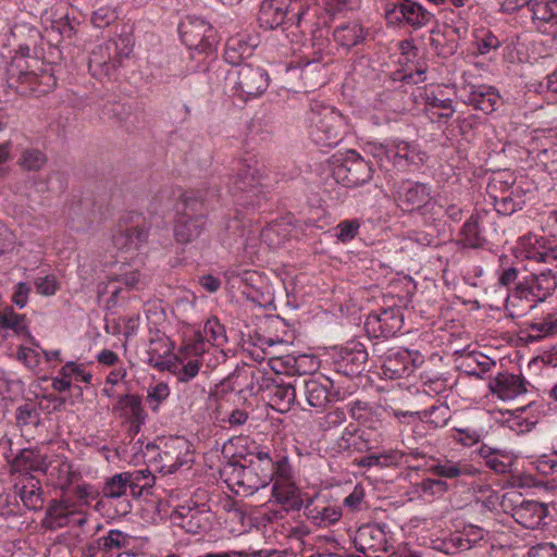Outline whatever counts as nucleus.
<instances>
[{
    "label": "nucleus",
    "instance_id": "c85d7f7f",
    "mask_svg": "<svg viewBox=\"0 0 557 557\" xmlns=\"http://www.w3.org/2000/svg\"><path fill=\"white\" fill-rule=\"evenodd\" d=\"M149 226L145 223L136 222L135 225L127 226L114 236V243L117 247L124 249L138 248L148 238Z\"/></svg>",
    "mask_w": 557,
    "mask_h": 557
},
{
    "label": "nucleus",
    "instance_id": "a18cd8bd",
    "mask_svg": "<svg viewBox=\"0 0 557 557\" xmlns=\"http://www.w3.org/2000/svg\"><path fill=\"white\" fill-rule=\"evenodd\" d=\"M474 540H471L470 534H463L462 532L453 533L448 540L444 541L443 550L447 554H454L456 552H466L472 548Z\"/></svg>",
    "mask_w": 557,
    "mask_h": 557
},
{
    "label": "nucleus",
    "instance_id": "412c9836",
    "mask_svg": "<svg viewBox=\"0 0 557 557\" xmlns=\"http://www.w3.org/2000/svg\"><path fill=\"white\" fill-rule=\"evenodd\" d=\"M44 473L49 482L55 488L65 492L76 480L79 473L73 469V466L66 459H54L47 462Z\"/></svg>",
    "mask_w": 557,
    "mask_h": 557
},
{
    "label": "nucleus",
    "instance_id": "dca6fc26",
    "mask_svg": "<svg viewBox=\"0 0 557 557\" xmlns=\"http://www.w3.org/2000/svg\"><path fill=\"white\" fill-rule=\"evenodd\" d=\"M368 352L366 346L358 341H350V382L356 389L372 388L373 380L367 371Z\"/></svg>",
    "mask_w": 557,
    "mask_h": 557
},
{
    "label": "nucleus",
    "instance_id": "f3484780",
    "mask_svg": "<svg viewBox=\"0 0 557 557\" xmlns=\"http://www.w3.org/2000/svg\"><path fill=\"white\" fill-rule=\"evenodd\" d=\"M488 387L499 399L510 400L527 393V381L521 375L505 371L499 372L490 382Z\"/></svg>",
    "mask_w": 557,
    "mask_h": 557
},
{
    "label": "nucleus",
    "instance_id": "6ab92c4d",
    "mask_svg": "<svg viewBox=\"0 0 557 557\" xmlns=\"http://www.w3.org/2000/svg\"><path fill=\"white\" fill-rule=\"evenodd\" d=\"M547 506L535 500H522L513 508V518L525 529L535 530L545 524Z\"/></svg>",
    "mask_w": 557,
    "mask_h": 557
},
{
    "label": "nucleus",
    "instance_id": "774afa93",
    "mask_svg": "<svg viewBox=\"0 0 557 557\" xmlns=\"http://www.w3.org/2000/svg\"><path fill=\"white\" fill-rule=\"evenodd\" d=\"M199 283L209 293H215L221 286V281L211 274L201 276Z\"/></svg>",
    "mask_w": 557,
    "mask_h": 557
},
{
    "label": "nucleus",
    "instance_id": "de8ad7c7",
    "mask_svg": "<svg viewBox=\"0 0 557 557\" xmlns=\"http://www.w3.org/2000/svg\"><path fill=\"white\" fill-rule=\"evenodd\" d=\"M495 364L496 362L485 355H480L479 358L469 357L463 361L467 373L475 377H482V374L488 372Z\"/></svg>",
    "mask_w": 557,
    "mask_h": 557
},
{
    "label": "nucleus",
    "instance_id": "6e6552de",
    "mask_svg": "<svg viewBox=\"0 0 557 557\" xmlns=\"http://www.w3.org/2000/svg\"><path fill=\"white\" fill-rule=\"evenodd\" d=\"M251 379L256 381L257 387L253 382L249 386L250 394H258L259 392H267L269 395L270 404L273 409L278 412H286L296 401V386L293 383L277 382L275 379L267 377L261 371H252Z\"/></svg>",
    "mask_w": 557,
    "mask_h": 557
},
{
    "label": "nucleus",
    "instance_id": "f257e3e1",
    "mask_svg": "<svg viewBox=\"0 0 557 557\" xmlns=\"http://www.w3.org/2000/svg\"><path fill=\"white\" fill-rule=\"evenodd\" d=\"M8 85L17 94H46L55 86L54 76L44 62L30 55V47L21 45L7 70Z\"/></svg>",
    "mask_w": 557,
    "mask_h": 557
},
{
    "label": "nucleus",
    "instance_id": "e2e57ef3",
    "mask_svg": "<svg viewBox=\"0 0 557 557\" xmlns=\"http://www.w3.org/2000/svg\"><path fill=\"white\" fill-rule=\"evenodd\" d=\"M170 391L168 384L160 382L156 384L148 394L150 401H156L153 409L156 410L158 405L169 397Z\"/></svg>",
    "mask_w": 557,
    "mask_h": 557
},
{
    "label": "nucleus",
    "instance_id": "4be33fe9",
    "mask_svg": "<svg viewBox=\"0 0 557 557\" xmlns=\"http://www.w3.org/2000/svg\"><path fill=\"white\" fill-rule=\"evenodd\" d=\"M76 513L70 499L64 497L60 500L53 499L47 508L42 525L50 530L64 528L70 524Z\"/></svg>",
    "mask_w": 557,
    "mask_h": 557
},
{
    "label": "nucleus",
    "instance_id": "58836bf2",
    "mask_svg": "<svg viewBox=\"0 0 557 557\" xmlns=\"http://www.w3.org/2000/svg\"><path fill=\"white\" fill-rule=\"evenodd\" d=\"M128 484L125 472L116 473L109 478L103 484L101 494L106 498H120L127 494Z\"/></svg>",
    "mask_w": 557,
    "mask_h": 557
},
{
    "label": "nucleus",
    "instance_id": "e433bc0d",
    "mask_svg": "<svg viewBox=\"0 0 557 557\" xmlns=\"http://www.w3.org/2000/svg\"><path fill=\"white\" fill-rule=\"evenodd\" d=\"M336 401L339 404L334 405L331 404L329 407V411L325 416V425L331 428H338L347 420L348 414V403H345V396H341L339 392L334 393Z\"/></svg>",
    "mask_w": 557,
    "mask_h": 557
},
{
    "label": "nucleus",
    "instance_id": "13d9d810",
    "mask_svg": "<svg viewBox=\"0 0 557 557\" xmlns=\"http://www.w3.org/2000/svg\"><path fill=\"white\" fill-rule=\"evenodd\" d=\"M290 465L288 458L286 456L281 457L277 460H274V471H273V480L276 478L277 480L288 481L290 478Z\"/></svg>",
    "mask_w": 557,
    "mask_h": 557
},
{
    "label": "nucleus",
    "instance_id": "7c9ffc66",
    "mask_svg": "<svg viewBox=\"0 0 557 557\" xmlns=\"http://www.w3.org/2000/svg\"><path fill=\"white\" fill-rule=\"evenodd\" d=\"M272 495L277 504H281L285 510H299L302 506V499L298 490L293 484H280L277 481L273 485Z\"/></svg>",
    "mask_w": 557,
    "mask_h": 557
},
{
    "label": "nucleus",
    "instance_id": "bb28decb",
    "mask_svg": "<svg viewBox=\"0 0 557 557\" xmlns=\"http://www.w3.org/2000/svg\"><path fill=\"white\" fill-rule=\"evenodd\" d=\"M532 23L542 29L545 25H557V0H529Z\"/></svg>",
    "mask_w": 557,
    "mask_h": 557
},
{
    "label": "nucleus",
    "instance_id": "4d7b16f0",
    "mask_svg": "<svg viewBox=\"0 0 557 557\" xmlns=\"http://www.w3.org/2000/svg\"><path fill=\"white\" fill-rule=\"evenodd\" d=\"M420 488L430 495L443 494L448 491V484L442 480L424 479L420 483Z\"/></svg>",
    "mask_w": 557,
    "mask_h": 557
},
{
    "label": "nucleus",
    "instance_id": "c9c22d12",
    "mask_svg": "<svg viewBox=\"0 0 557 557\" xmlns=\"http://www.w3.org/2000/svg\"><path fill=\"white\" fill-rule=\"evenodd\" d=\"M14 466L20 470L44 472L47 466L46 457L32 449H23L14 458Z\"/></svg>",
    "mask_w": 557,
    "mask_h": 557
},
{
    "label": "nucleus",
    "instance_id": "49530a36",
    "mask_svg": "<svg viewBox=\"0 0 557 557\" xmlns=\"http://www.w3.org/2000/svg\"><path fill=\"white\" fill-rule=\"evenodd\" d=\"M346 152H337L330 159V168L332 177L337 184H342L346 187L348 182V168L346 166Z\"/></svg>",
    "mask_w": 557,
    "mask_h": 557
},
{
    "label": "nucleus",
    "instance_id": "0eeeda50",
    "mask_svg": "<svg viewBox=\"0 0 557 557\" xmlns=\"http://www.w3.org/2000/svg\"><path fill=\"white\" fill-rule=\"evenodd\" d=\"M226 83L239 96L258 97L269 87V74L260 66L243 64L226 74Z\"/></svg>",
    "mask_w": 557,
    "mask_h": 557
},
{
    "label": "nucleus",
    "instance_id": "3c124183",
    "mask_svg": "<svg viewBox=\"0 0 557 557\" xmlns=\"http://www.w3.org/2000/svg\"><path fill=\"white\" fill-rule=\"evenodd\" d=\"M523 201L520 199H516L509 195H504L502 197L494 196V207L495 210L503 215H510L517 210L521 209Z\"/></svg>",
    "mask_w": 557,
    "mask_h": 557
},
{
    "label": "nucleus",
    "instance_id": "0e129e2a",
    "mask_svg": "<svg viewBox=\"0 0 557 557\" xmlns=\"http://www.w3.org/2000/svg\"><path fill=\"white\" fill-rule=\"evenodd\" d=\"M205 346H206V337L202 335L201 332H196L193 341L185 346V349L189 354L198 357L205 352V350H206Z\"/></svg>",
    "mask_w": 557,
    "mask_h": 557
},
{
    "label": "nucleus",
    "instance_id": "c03bdc74",
    "mask_svg": "<svg viewBox=\"0 0 557 557\" xmlns=\"http://www.w3.org/2000/svg\"><path fill=\"white\" fill-rule=\"evenodd\" d=\"M529 330L531 331L530 337L533 339H541L545 336L557 334V318L548 314L542 321L531 322Z\"/></svg>",
    "mask_w": 557,
    "mask_h": 557
},
{
    "label": "nucleus",
    "instance_id": "2f4dec72",
    "mask_svg": "<svg viewBox=\"0 0 557 557\" xmlns=\"http://www.w3.org/2000/svg\"><path fill=\"white\" fill-rule=\"evenodd\" d=\"M304 393L310 407L321 408L327 401L331 403L334 394H329L326 387L317 380H305Z\"/></svg>",
    "mask_w": 557,
    "mask_h": 557
},
{
    "label": "nucleus",
    "instance_id": "473e14b6",
    "mask_svg": "<svg viewBox=\"0 0 557 557\" xmlns=\"http://www.w3.org/2000/svg\"><path fill=\"white\" fill-rule=\"evenodd\" d=\"M429 471L446 479H456L460 475L473 474L467 463L455 462L449 459L437 460L434 465L430 466Z\"/></svg>",
    "mask_w": 557,
    "mask_h": 557
},
{
    "label": "nucleus",
    "instance_id": "9d476101",
    "mask_svg": "<svg viewBox=\"0 0 557 557\" xmlns=\"http://www.w3.org/2000/svg\"><path fill=\"white\" fill-rule=\"evenodd\" d=\"M495 231L494 216L485 210L476 211L463 223L457 244L463 248H483L488 243V236Z\"/></svg>",
    "mask_w": 557,
    "mask_h": 557
},
{
    "label": "nucleus",
    "instance_id": "79ce46f5",
    "mask_svg": "<svg viewBox=\"0 0 557 557\" xmlns=\"http://www.w3.org/2000/svg\"><path fill=\"white\" fill-rule=\"evenodd\" d=\"M203 333L207 342L213 346H223L226 343L225 327L215 318H209L203 326Z\"/></svg>",
    "mask_w": 557,
    "mask_h": 557
},
{
    "label": "nucleus",
    "instance_id": "1a4fd4ad",
    "mask_svg": "<svg viewBox=\"0 0 557 557\" xmlns=\"http://www.w3.org/2000/svg\"><path fill=\"white\" fill-rule=\"evenodd\" d=\"M556 287V273L552 268H547L537 273H532L523 282H519L512 295L521 300L533 301L534 305L531 308H534L536 304L544 302L555 292Z\"/></svg>",
    "mask_w": 557,
    "mask_h": 557
},
{
    "label": "nucleus",
    "instance_id": "393cba45",
    "mask_svg": "<svg viewBox=\"0 0 557 557\" xmlns=\"http://www.w3.org/2000/svg\"><path fill=\"white\" fill-rule=\"evenodd\" d=\"M500 102V96L498 91L487 85H471L468 96V103L474 109L491 114L497 108Z\"/></svg>",
    "mask_w": 557,
    "mask_h": 557
},
{
    "label": "nucleus",
    "instance_id": "b1692460",
    "mask_svg": "<svg viewBox=\"0 0 557 557\" xmlns=\"http://www.w3.org/2000/svg\"><path fill=\"white\" fill-rule=\"evenodd\" d=\"M412 369L413 360L408 350H391L382 364L383 375L389 380L408 376Z\"/></svg>",
    "mask_w": 557,
    "mask_h": 557
},
{
    "label": "nucleus",
    "instance_id": "8fccbe9b",
    "mask_svg": "<svg viewBox=\"0 0 557 557\" xmlns=\"http://www.w3.org/2000/svg\"><path fill=\"white\" fill-rule=\"evenodd\" d=\"M247 50L248 46L240 39L231 38L226 42L224 58L228 63L238 64Z\"/></svg>",
    "mask_w": 557,
    "mask_h": 557
},
{
    "label": "nucleus",
    "instance_id": "338daca9",
    "mask_svg": "<svg viewBox=\"0 0 557 557\" xmlns=\"http://www.w3.org/2000/svg\"><path fill=\"white\" fill-rule=\"evenodd\" d=\"M459 434L456 440L460 442L465 446H470L472 444H475L479 441V434L475 431L470 430H456Z\"/></svg>",
    "mask_w": 557,
    "mask_h": 557
},
{
    "label": "nucleus",
    "instance_id": "f03ea898",
    "mask_svg": "<svg viewBox=\"0 0 557 557\" xmlns=\"http://www.w3.org/2000/svg\"><path fill=\"white\" fill-rule=\"evenodd\" d=\"M207 193L190 190L182 194L176 205L174 237L181 244H188L202 234L207 224Z\"/></svg>",
    "mask_w": 557,
    "mask_h": 557
},
{
    "label": "nucleus",
    "instance_id": "4c0bfd02",
    "mask_svg": "<svg viewBox=\"0 0 557 557\" xmlns=\"http://www.w3.org/2000/svg\"><path fill=\"white\" fill-rule=\"evenodd\" d=\"M426 110L435 115L437 119H450L455 109L453 107V101L448 98L441 99L435 94L426 95Z\"/></svg>",
    "mask_w": 557,
    "mask_h": 557
},
{
    "label": "nucleus",
    "instance_id": "4468645a",
    "mask_svg": "<svg viewBox=\"0 0 557 557\" xmlns=\"http://www.w3.org/2000/svg\"><path fill=\"white\" fill-rule=\"evenodd\" d=\"M404 317L399 308L382 309L380 313H369L364 321L366 332L373 337H392L403 327Z\"/></svg>",
    "mask_w": 557,
    "mask_h": 557
},
{
    "label": "nucleus",
    "instance_id": "6e6d98bb",
    "mask_svg": "<svg viewBox=\"0 0 557 557\" xmlns=\"http://www.w3.org/2000/svg\"><path fill=\"white\" fill-rule=\"evenodd\" d=\"M476 46L480 54H486L492 50L498 49L500 41L494 34L487 32L482 38L478 39Z\"/></svg>",
    "mask_w": 557,
    "mask_h": 557
},
{
    "label": "nucleus",
    "instance_id": "7ed1b4c3",
    "mask_svg": "<svg viewBox=\"0 0 557 557\" xmlns=\"http://www.w3.org/2000/svg\"><path fill=\"white\" fill-rule=\"evenodd\" d=\"M309 136L321 147H335L345 135L346 117L335 108L314 101L309 113Z\"/></svg>",
    "mask_w": 557,
    "mask_h": 557
},
{
    "label": "nucleus",
    "instance_id": "aec40b11",
    "mask_svg": "<svg viewBox=\"0 0 557 557\" xmlns=\"http://www.w3.org/2000/svg\"><path fill=\"white\" fill-rule=\"evenodd\" d=\"M14 488L27 509L34 511L42 509L45 504L44 492L41 483L37 478L26 473L15 483Z\"/></svg>",
    "mask_w": 557,
    "mask_h": 557
},
{
    "label": "nucleus",
    "instance_id": "9b49d317",
    "mask_svg": "<svg viewBox=\"0 0 557 557\" xmlns=\"http://www.w3.org/2000/svg\"><path fill=\"white\" fill-rule=\"evenodd\" d=\"M221 473L225 476L227 485L237 495H252L260 488L265 487L260 478L248 468L242 458L237 461L227 462Z\"/></svg>",
    "mask_w": 557,
    "mask_h": 557
},
{
    "label": "nucleus",
    "instance_id": "37998d69",
    "mask_svg": "<svg viewBox=\"0 0 557 557\" xmlns=\"http://www.w3.org/2000/svg\"><path fill=\"white\" fill-rule=\"evenodd\" d=\"M0 329L12 330L16 334L26 332L25 315L15 313L11 308L0 312Z\"/></svg>",
    "mask_w": 557,
    "mask_h": 557
},
{
    "label": "nucleus",
    "instance_id": "864d4df0",
    "mask_svg": "<svg viewBox=\"0 0 557 557\" xmlns=\"http://www.w3.org/2000/svg\"><path fill=\"white\" fill-rule=\"evenodd\" d=\"M424 417H429V421L435 426H443L447 423L449 417V408L445 405L433 406L424 411Z\"/></svg>",
    "mask_w": 557,
    "mask_h": 557
},
{
    "label": "nucleus",
    "instance_id": "c756f323",
    "mask_svg": "<svg viewBox=\"0 0 557 557\" xmlns=\"http://www.w3.org/2000/svg\"><path fill=\"white\" fill-rule=\"evenodd\" d=\"M129 493L132 497L139 498L145 493L149 494L150 488L154 485L156 476L151 471L146 469L125 471Z\"/></svg>",
    "mask_w": 557,
    "mask_h": 557
},
{
    "label": "nucleus",
    "instance_id": "5701e85b",
    "mask_svg": "<svg viewBox=\"0 0 557 557\" xmlns=\"http://www.w3.org/2000/svg\"><path fill=\"white\" fill-rule=\"evenodd\" d=\"M248 468L260 478V481L268 486L273 481L274 460L269 451L256 447L242 456Z\"/></svg>",
    "mask_w": 557,
    "mask_h": 557
},
{
    "label": "nucleus",
    "instance_id": "5fc2aeb1",
    "mask_svg": "<svg viewBox=\"0 0 557 557\" xmlns=\"http://www.w3.org/2000/svg\"><path fill=\"white\" fill-rule=\"evenodd\" d=\"M32 292V287L28 283L20 282L15 285L12 295V302L18 308H24L27 305L28 296Z\"/></svg>",
    "mask_w": 557,
    "mask_h": 557
},
{
    "label": "nucleus",
    "instance_id": "a211bd4d",
    "mask_svg": "<svg viewBox=\"0 0 557 557\" xmlns=\"http://www.w3.org/2000/svg\"><path fill=\"white\" fill-rule=\"evenodd\" d=\"M431 198V187L424 183L405 182L398 191V206L412 211L423 207Z\"/></svg>",
    "mask_w": 557,
    "mask_h": 557
},
{
    "label": "nucleus",
    "instance_id": "f704fd0d",
    "mask_svg": "<svg viewBox=\"0 0 557 557\" xmlns=\"http://www.w3.org/2000/svg\"><path fill=\"white\" fill-rule=\"evenodd\" d=\"M385 153L395 164H400L403 160L408 163H414L419 154L416 148L405 140H394L388 144Z\"/></svg>",
    "mask_w": 557,
    "mask_h": 557
},
{
    "label": "nucleus",
    "instance_id": "cd10ccee",
    "mask_svg": "<svg viewBox=\"0 0 557 557\" xmlns=\"http://www.w3.org/2000/svg\"><path fill=\"white\" fill-rule=\"evenodd\" d=\"M113 412L120 417L132 420V423L141 424L145 421V411L138 395L126 394L119 397Z\"/></svg>",
    "mask_w": 557,
    "mask_h": 557
},
{
    "label": "nucleus",
    "instance_id": "2eb2a0df",
    "mask_svg": "<svg viewBox=\"0 0 557 557\" xmlns=\"http://www.w3.org/2000/svg\"><path fill=\"white\" fill-rule=\"evenodd\" d=\"M385 534L375 524L366 523L358 528L354 537V546L362 556L350 557H380L379 553L384 550Z\"/></svg>",
    "mask_w": 557,
    "mask_h": 557
},
{
    "label": "nucleus",
    "instance_id": "ddd939ff",
    "mask_svg": "<svg viewBox=\"0 0 557 557\" xmlns=\"http://www.w3.org/2000/svg\"><path fill=\"white\" fill-rule=\"evenodd\" d=\"M180 34L183 42L199 52H208L212 49L213 29L201 17L186 16L180 24Z\"/></svg>",
    "mask_w": 557,
    "mask_h": 557
},
{
    "label": "nucleus",
    "instance_id": "a878e982",
    "mask_svg": "<svg viewBox=\"0 0 557 557\" xmlns=\"http://www.w3.org/2000/svg\"><path fill=\"white\" fill-rule=\"evenodd\" d=\"M201 361L199 358L189 359L186 362L177 357L157 362L154 367L160 370H168L174 374L180 382H188L193 380L200 370Z\"/></svg>",
    "mask_w": 557,
    "mask_h": 557
},
{
    "label": "nucleus",
    "instance_id": "603ef678",
    "mask_svg": "<svg viewBox=\"0 0 557 557\" xmlns=\"http://www.w3.org/2000/svg\"><path fill=\"white\" fill-rule=\"evenodd\" d=\"M15 419L17 425L20 426H25L35 423L36 420L38 419V412L36 407L30 403H26L22 406H18L15 412Z\"/></svg>",
    "mask_w": 557,
    "mask_h": 557
},
{
    "label": "nucleus",
    "instance_id": "20e7f679",
    "mask_svg": "<svg viewBox=\"0 0 557 557\" xmlns=\"http://www.w3.org/2000/svg\"><path fill=\"white\" fill-rule=\"evenodd\" d=\"M264 164L253 154H247L238 161L236 174L233 177L234 194L240 193L238 202L244 206H258L264 198Z\"/></svg>",
    "mask_w": 557,
    "mask_h": 557
},
{
    "label": "nucleus",
    "instance_id": "ea45409f",
    "mask_svg": "<svg viewBox=\"0 0 557 557\" xmlns=\"http://www.w3.org/2000/svg\"><path fill=\"white\" fill-rule=\"evenodd\" d=\"M100 546L104 553H111L113 550L126 548L131 544L132 536L120 531L110 530L107 535L98 539Z\"/></svg>",
    "mask_w": 557,
    "mask_h": 557
},
{
    "label": "nucleus",
    "instance_id": "f8f14e48",
    "mask_svg": "<svg viewBox=\"0 0 557 557\" xmlns=\"http://www.w3.org/2000/svg\"><path fill=\"white\" fill-rule=\"evenodd\" d=\"M385 17L391 24L404 22L414 29H419L432 21L433 14L418 2L403 0L397 3H388L385 8Z\"/></svg>",
    "mask_w": 557,
    "mask_h": 557
},
{
    "label": "nucleus",
    "instance_id": "bf43d9fd",
    "mask_svg": "<svg viewBox=\"0 0 557 557\" xmlns=\"http://www.w3.org/2000/svg\"><path fill=\"white\" fill-rule=\"evenodd\" d=\"M405 455L406 453L400 450H389L385 454L376 455L379 460H375V465L381 467L396 466L401 461Z\"/></svg>",
    "mask_w": 557,
    "mask_h": 557
},
{
    "label": "nucleus",
    "instance_id": "423d86ee",
    "mask_svg": "<svg viewBox=\"0 0 557 557\" xmlns=\"http://www.w3.org/2000/svg\"><path fill=\"white\" fill-rule=\"evenodd\" d=\"M350 418L355 421H350V446H354L357 451L372 449L377 443L375 426L377 420L369 405L359 399L354 400Z\"/></svg>",
    "mask_w": 557,
    "mask_h": 557
},
{
    "label": "nucleus",
    "instance_id": "052dcab7",
    "mask_svg": "<svg viewBox=\"0 0 557 557\" xmlns=\"http://www.w3.org/2000/svg\"><path fill=\"white\" fill-rule=\"evenodd\" d=\"M35 286L40 295L51 296L54 295L57 292V282L53 276L37 278L35 282Z\"/></svg>",
    "mask_w": 557,
    "mask_h": 557
},
{
    "label": "nucleus",
    "instance_id": "a19ab883",
    "mask_svg": "<svg viewBox=\"0 0 557 557\" xmlns=\"http://www.w3.org/2000/svg\"><path fill=\"white\" fill-rule=\"evenodd\" d=\"M129 114V108L120 102H108L102 107L100 112L101 119L121 125L127 122Z\"/></svg>",
    "mask_w": 557,
    "mask_h": 557
},
{
    "label": "nucleus",
    "instance_id": "09e8293b",
    "mask_svg": "<svg viewBox=\"0 0 557 557\" xmlns=\"http://www.w3.org/2000/svg\"><path fill=\"white\" fill-rule=\"evenodd\" d=\"M47 156L37 148H29L23 151L20 164L28 171H38L47 163Z\"/></svg>",
    "mask_w": 557,
    "mask_h": 557
},
{
    "label": "nucleus",
    "instance_id": "680f3d73",
    "mask_svg": "<svg viewBox=\"0 0 557 557\" xmlns=\"http://www.w3.org/2000/svg\"><path fill=\"white\" fill-rule=\"evenodd\" d=\"M363 497L364 490L360 484H357L352 493H350V512L361 511L368 508L367 504L363 502Z\"/></svg>",
    "mask_w": 557,
    "mask_h": 557
},
{
    "label": "nucleus",
    "instance_id": "72a5a7b5",
    "mask_svg": "<svg viewBox=\"0 0 557 557\" xmlns=\"http://www.w3.org/2000/svg\"><path fill=\"white\" fill-rule=\"evenodd\" d=\"M373 168L370 161H366L357 151L350 149V182L360 185L372 178Z\"/></svg>",
    "mask_w": 557,
    "mask_h": 557
},
{
    "label": "nucleus",
    "instance_id": "69168bd1",
    "mask_svg": "<svg viewBox=\"0 0 557 557\" xmlns=\"http://www.w3.org/2000/svg\"><path fill=\"white\" fill-rule=\"evenodd\" d=\"M519 271L515 267L504 268L498 276V284L500 286H509L518 278Z\"/></svg>",
    "mask_w": 557,
    "mask_h": 557
},
{
    "label": "nucleus",
    "instance_id": "39448f33",
    "mask_svg": "<svg viewBox=\"0 0 557 557\" xmlns=\"http://www.w3.org/2000/svg\"><path fill=\"white\" fill-rule=\"evenodd\" d=\"M131 52L132 49L125 39H121L120 42L108 40L91 51L88 60V70L99 81L104 78L111 79L123 64V61L129 57Z\"/></svg>",
    "mask_w": 557,
    "mask_h": 557
}]
</instances>
